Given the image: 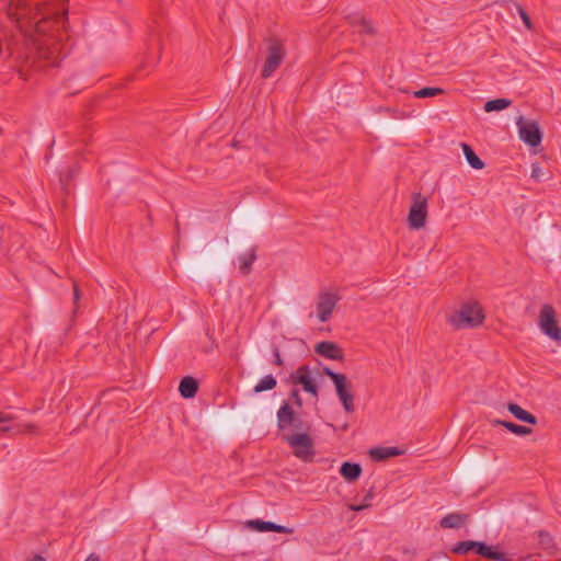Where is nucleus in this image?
I'll use <instances>...</instances> for the list:
<instances>
[{
  "instance_id": "obj_9",
  "label": "nucleus",
  "mask_w": 561,
  "mask_h": 561,
  "mask_svg": "<svg viewBox=\"0 0 561 561\" xmlns=\"http://www.w3.org/2000/svg\"><path fill=\"white\" fill-rule=\"evenodd\" d=\"M519 138L530 147H538L542 140V133L536 121L526 119L519 116L516 121Z\"/></svg>"
},
{
  "instance_id": "obj_20",
  "label": "nucleus",
  "mask_w": 561,
  "mask_h": 561,
  "mask_svg": "<svg viewBox=\"0 0 561 561\" xmlns=\"http://www.w3.org/2000/svg\"><path fill=\"white\" fill-rule=\"evenodd\" d=\"M467 519H468V515L467 514L450 513V514H447L446 516H444L440 519L439 526L442 528H445V529H447V528H458L461 525H463Z\"/></svg>"
},
{
  "instance_id": "obj_37",
  "label": "nucleus",
  "mask_w": 561,
  "mask_h": 561,
  "mask_svg": "<svg viewBox=\"0 0 561 561\" xmlns=\"http://www.w3.org/2000/svg\"><path fill=\"white\" fill-rule=\"evenodd\" d=\"M80 299V289L77 283L73 284V301L77 302Z\"/></svg>"
},
{
  "instance_id": "obj_27",
  "label": "nucleus",
  "mask_w": 561,
  "mask_h": 561,
  "mask_svg": "<svg viewBox=\"0 0 561 561\" xmlns=\"http://www.w3.org/2000/svg\"><path fill=\"white\" fill-rule=\"evenodd\" d=\"M15 417L11 413L0 411V434L14 431L13 426L2 425L12 422Z\"/></svg>"
},
{
  "instance_id": "obj_5",
  "label": "nucleus",
  "mask_w": 561,
  "mask_h": 561,
  "mask_svg": "<svg viewBox=\"0 0 561 561\" xmlns=\"http://www.w3.org/2000/svg\"><path fill=\"white\" fill-rule=\"evenodd\" d=\"M267 57L262 67L261 77L268 79L273 76L276 69L282 65L286 49L284 44L275 36H270L265 39Z\"/></svg>"
},
{
  "instance_id": "obj_8",
  "label": "nucleus",
  "mask_w": 561,
  "mask_h": 561,
  "mask_svg": "<svg viewBox=\"0 0 561 561\" xmlns=\"http://www.w3.org/2000/svg\"><path fill=\"white\" fill-rule=\"evenodd\" d=\"M540 330L553 341L561 340V328L558 324L556 310L551 305H543L539 312Z\"/></svg>"
},
{
  "instance_id": "obj_6",
  "label": "nucleus",
  "mask_w": 561,
  "mask_h": 561,
  "mask_svg": "<svg viewBox=\"0 0 561 561\" xmlns=\"http://www.w3.org/2000/svg\"><path fill=\"white\" fill-rule=\"evenodd\" d=\"M277 427L282 432L291 430L295 433L310 431L311 428L310 424L304 421L287 401H284L277 411Z\"/></svg>"
},
{
  "instance_id": "obj_34",
  "label": "nucleus",
  "mask_w": 561,
  "mask_h": 561,
  "mask_svg": "<svg viewBox=\"0 0 561 561\" xmlns=\"http://www.w3.org/2000/svg\"><path fill=\"white\" fill-rule=\"evenodd\" d=\"M541 175H542V171H541L540 165L538 163H533L531 178L535 179L536 181H540Z\"/></svg>"
},
{
  "instance_id": "obj_21",
  "label": "nucleus",
  "mask_w": 561,
  "mask_h": 561,
  "mask_svg": "<svg viewBox=\"0 0 561 561\" xmlns=\"http://www.w3.org/2000/svg\"><path fill=\"white\" fill-rule=\"evenodd\" d=\"M239 270L243 275L252 271V264L256 260V245L251 247L248 253L239 256Z\"/></svg>"
},
{
  "instance_id": "obj_40",
  "label": "nucleus",
  "mask_w": 561,
  "mask_h": 561,
  "mask_svg": "<svg viewBox=\"0 0 561 561\" xmlns=\"http://www.w3.org/2000/svg\"><path fill=\"white\" fill-rule=\"evenodd\" d=\"M73 175H75V171H73V170H70V171H69V179H71Z\"/></svg>"
},
{
  "instance_id": "obj_33",
  "label": "nucleus",
  "mask_w": 561,
  "mask_h": 561,
  "mask_svg": "<svg viewBox=\"0 0 561 561\" xmlns=\"http://www.w3.org/2000/svg\"><path fill=\"white\" fill-rule=\"evenodd\" d=\"M15 432L33 434V433H37V426L35 424L28 423V424L23 425V428H18Z\"/></svg>"
},
{
  "instance_id": "obj_12",
  "label": "nucleus",
  "mask_w": 561,
  "mask_h": 561,
  "mask_svg": "<svg viewBox=\"0 0 561 561\" xmlns=\"http://www.w3.org/2000/svg\"><path fill=\"white\" fill-rule=\"evenodd\" d=\"M340 300L339 295L334 293H321L317 302L318 318L321 322H327Z\"/></svg>"
},
{
  "instance_id": "obj_13",
  "label": "nucleus",
  "mask_w": 561,
  "mask_h": 561,
  "mask_svg": "<svg viewBox=\"0 0 561 561\" xmlns=\"http://www.w3.org/2000/svg\"><path fill=\"white\" fill-rule=\"evenodd\" d=\"M314 352L327 359L343 362L345 358L342 347L331 341L319 342L314 346Z\"/></svg>"
},
{
  "instance_id": "obj_16",
  "label": "nucleus",
  "mask_w": 561,
  "mask_h": 561,
  "mask_svg": "<svg viewBox=\"0 0 561 561\" xmlns=\"http://www.w3.org/2000/svg\"><path fill=\"white\" fill-rule=\"evenodd\" d=\"M198 391V381L191 376H185L179 385V392L184 399H192Z\"/></svg>"
},
{
  "instance_id": "obj_28",
  "label": "nucleus",
  "mask_w": 561,
  "mask_h": 561,
  "mask_svg": "<svg viewBox=\"0 0 561 561\" xmlns=\"http://www.w3.org/2000/svg\"><path fill=\"white\" fill-rule=\"evenodd\" d=\"M538 537L540 539L539 543L542 546V548L545 550H549L550 548L553 547V545H552V537L550 536L549 533L539 531Z\"/></svg>"
},
{
  "instance_id": "obj_17",
  "label": "nucleus",
  "mask_w": 561,
  "mask_h": 561,
  "mask_svg": "<svg viewBox=\"0 0 561 561\" xmlns=\"http://www.w3.org/2000/svg\"><path fill=\"white\" fill-rule=\"evenodd\" d=\"M362 471V466L358 462L344 461L340 468V474L347 482H354L358 480Z\"/></svg>"
},
{
  "instance_id": "obj_25",
  "label": "nucleus",
  "mask_w": 561,
  "mask_h": 561,
  "mask_svg": "<svg viewBox=\"0 0 561 561\" xmlns=\"http://www.w3.org/2000/svg\"><path fill=\"white\" fill-rule=\"evenodd\" d=\"M277 385L276 379L272 375L264 376L255 386L253 391L255 393L273 390Z\"/></svg>"
},
{
  "instance_id": "obj_29",
  "label": "nucleus",
  "mask_w": 561,
  "mask_h": 561,
  "mask_svg": "<svg viewBox=\"0 0 561 561\" xmlns=\"http://www.w3.org/2000/svg\"><path fill=\"white\" fill-rule=\"evenodd\" d=\"M358 32H359V34H367V35H370V36H374L376 34L375 27L366 19L362 20V23L359 25Z\"/></svg>"
},
{
  "instance_id": "obj_24",
  "label": "nucleus",
  "mask_w": 561,
  "mask_h": 561,
  "mask_svg": "<svg viewBox=\"0 0 561 561\" xmlns=\"http://www.w3.org/2000/svg\"><path fill=\"white\" fill-rule=\"evenodd\" d=\"M512 104V101L508 99H494L485 102L484 111L486 113L499 112L507 108Z\"/></svg>"
},
{
  "instance_id": "obj_2",
  "label": "nucleus",
  "mask_w": 561,
  "mask_h": 561,
  "mask_svg": "<svg viewBox=\"0 0 561 561\" xmlns=\"http://www.w3.org/2000/svg\"><path fill=\"white\" fill-rule=\"evenodd\" d=\"M485 314L478 301L462 304L460 309L448 317V322L454 329H470L481 325Z\"/></svg>"
},
{
  "instance_id": "obj_3",
  "label": "nucleus",
  "mask_w": 561,
  "mask_h": 561,
  "mask_svg": "<svg viewBox=\"0 0 561 561\" xmlns=\"http://www.w3.org/2000/svg\"><path fill=\"white\" fill-rule=\"evenodd\" d=\"M470 551L489 560L513 561V554L496 551L493 546H489L484 541H459L451 548V552L456 554H467Z\"/></svg>"
},
{
  "instance_id": "obj_36",
  "label": "nucleus",
  "mask_w": 561,
  "mask_h": 561,
  "mask_svg": "<svg viewBox=\"0 0 561 561\" xmlns=\"http://www.w3.org/2000/svg\"><path fill=\"white\" fill-rule=\"evenodd\" d=\"M373 497H374V494H373V492H371V491H369V492L366 494V496H365V502H366V503H365V504H362V505H358V506H353L352 508H353L354 511H360V510H364V508L368 507V506H369L368 501H371V500H373Z\"/></svg>"
},
{
  "instance_id": "obj_19",
  "label": "nucleus",
  "mask_w": 561,
  "mask_h": 561,
  "mask_svg": "<svg viewBox=\"0 0 561 561\" xmlns=\"http://www.w3.org/2000/svg\"><path fill=\"white\" fill-rule=\"evenodd\" d=\"M507 410L519 421L530 425L537 424V417L530 412L520 408L517 403H508Z\"/></svg>"
},
{
  "instance_id": "obj_23",
  "label": "nucleus",
  "mask_w": 561,
  "mask_h": 561,
  "mask_svg": "<svg viewBox=\"0 0 561 561\" xmlns=\"http://www.w3.org/2000/svg\"><path fill=\"white\" fill-rule=\"evenodd\" d=\"M461 148L465 158L471 168L476 170H481L484 168V162L476 154L474 150L471 148L470 145L462 142Z\"/></svg>"
},
{
  "instance_id": "obj_7",
  "label": "nucleus",
  "mask_w": 561,
  "mask_h": 561,
  "mask_svg": "<svg viewBox=\"0 0 561 561\" xmlns=\"http://www.w3.org/2000/svg\"><path fill=\"white\" fill-rule=\"evenodd\" d=\"M427 198L421 193H412L408 215L409 227L419 230L425 226L427 218Z\"/></svg>"
},
{
  "instance_id": "obj_14",
  "label": "nucleus",
  "mask_w": 561,
  "mask_h": 561,
  "mask_svg": "<svg viewBox=\"0 0 561 561\" xmlns=\"http://www.w3.org/2000/svg\"><path fill=\"white\" fill-rule=\"evenodd\" d=\"M247 526L259 533L273 531L278 534H291L293 529L275 524L273 522L262 520V519H251L247 522Z\"/></svg>"
},
{
  "instance_id": "obj_11",
  "label": "nucleus",
  "mask_w": 561,
  "mask_h": 561,
  "mask_svg": "<svg viewBox=\"0 0 561 561\" xmlns=\"http://www.w3.org/2000/svg\"><path fill=\"white\" fill-rule=\"evenodd\" d=\"M336 396L340 399L344 410L347 413L355 411L354 394L352 392V383L344 375L339 381L334 382Z\"/></svg>"
},
{
  "instance_id": "obj_1",
  "label": "nucleus",
  "mask_w": 561,
  "mask_h": 561,
  "mask_svg": "<svg viewBox=\"0 0 561 561\" xmlns=\"http://www.w3.org/2000/svg\"><path fill=\"white\" fill-rule=\"evenodd\" d=\"M11 3L15 8L13 14L18 22L25 21L26 26L35 30V35L25 39L23 50L16 56L20 77L27 79L33 70L58 66L67 55L61 42L68 37V10L55 13L53 19H37L41 14L39 1L11 0Z\"/></svg>"
},
{
  "instance_id": "obj_31",
  "label": "nucleus",
  "mask_w": 561,
  "mask_h": 561,
  "mask_svg": "<svg viewBox=\"0 0 561 561\" xmlns=\"http://www.w3.org/2000/svg\"><path fill=\"white\" fill-rule=\"evenodd\" d=\"M346 20L348 23L353 26H359L362 23V20H365V18L359 13H352L346 16Z\"/></svg>"
},
{
  "instance_id": "obj_35",
  "label": "nucleus",
  "mask_w": 561,
  "mask_h": 561,
  "mask_svg": "<svg viewBox=\"0 0 561 561\" xmlns=\"http://www.w3.org/2000/svg\"><path fill=\"white\" fill-rule=\"evenodd\" d=\"M290 398L293 399L294 403L298 407V408H301L302 407V399L300 397V393H299V390L298 389H293L290 391Z\"/></svg>"
},
{
  "instance_id": "obj_32",
  "label": "nucleus",
  "mask_w": 561,
  "mask_h": 561,
  "mask_svg": "<svg viewBox=\"0 0 561 561\" xmlns=\"http://www.w3.org/2000/svg\"><path fill=\"white\" fill-rule=\"evenodd\" d=\"M273 364L276 366H283L284 360L280 356L279 350L277 346H273Z\"/></svg>"
},
{
  "instance_id": "obj_41",
  "label": "nucleus",
  "mask_w": 561,
  "mask_h": 561,
  "mask_svg": "<svg viewBox=\"0 0 561 561\" xmlns=\"http://www.w3.org/2000/svg\"><path fill=\"white\" fill-rule=\"evenodd\" d=\"M62 2H67L68 0H61Z\"/></svg>"
},
{
  "instance_id": "obj_4",
  "label": "nucleus",
  "mask_w": 561,
  "mask_h": 561,
  "mask_svg": "<svg viewBox=\"0 0 561 561\" xmlns=\"http://www.w3.org/2000/svg\"><path fill=\"white\" fill-rule=\"evenodd\" d=\"M310 431H304L301 433L283 434L282 438L291 448L293 454L302 461H312L316 450L314 443L309 433Z\"/></svg>"
},
{
  "instance_id": "obj_38",
  "label": "nucleus",
  "mask_w": 561,
  "mask_h": 561,
  "mask_svg": "<svg viewBox=\"0 0 561 561\" xmlns=\"http://www.w3.org/2000/svg\"><path fill=\"white\" fill-rule=\"evenodd\" d=\"M84 561H100V557L95 553H91Z\"/></svg>"
},
{
  "instance_id": "obj_22",
  "label": "nucleus",
  "mask_w": 561,
  "mask_h": 561,
  "mask_svg": "<svg viewBox=\"0 0 561 561\" xmlns=\"http://www.w3.org/2000/svg\"><path fill=\"white\" fill-rule=\"evenodd\" d=\"M493 425H501L508 430L511 433L517 436H526L533 433V430L528 426L519 425L511 421H501L494 420L492 421Z\"/></svg>"
},
{
  "instance_id": "obj_15",
  "label": "nucleus",
  "mask_w": 561,
  "mask_h": 561,
  "mask_svg": "<svg viewBox=\"0 0 561 561\" xmlns=\"http://www.w3.org/2000/svg\"><path fill=\"white\" fill-rule=\"evenodd\" d=\"M403 454L404 450L399 447H374L369 450V456L374 461H385Z\"/></svg>"
},
{
  "instance_id": "obj_26",
  "label": "nucleus",
  "mask_w": 561,
  "mask_h": 561,
  "mask_svg": "<svg viewBox=\"0 0 561 561\" xmlns=\"http://www.w3.org/2000/svg\"><path fill=\"white\" fill-rule=\"evenodd\" d=\"M445 91L444 89L442 88H436V87H425V88H422L417 91H414L413 92V95L417 99H425V98H433V96H437V95H440V94H444Z\"/></svg>"
},
{
  "instance_id": "obj_30",
  "label": "nucleus",
  "mask_w": 561,
  "mask_h": 561,
  "mask_svg": "<svg viewBox=\"0 0 561 561\" xmlns=\"http://www.w3.org/2000/svg\"><path fill=\"white\" fill-rule=\"evenodd\" d=\"M322 371H323V374H324L325 376H328V377L332 380V382H333V383H334V382H336V381H339V379H341V378L344 376V374L335 373V371H333V370H332L331 368H329V367H323V370H322Z\"/></svg>"
},
{
  "instance_id": "obj_18",
  "label": "nucleus",
  "mask_w": 561,
  "mask_h": 561,
  "mask_svg": "<svg viewBox=\"0 0 561 561\" xmlns=\"http://www.w3.org/2000/svg\"><path fill=\"white\" fill-rule=\"evenodd\" d=\"M499 5L504 8L507 11H512V8H515L516 12L519 14L520 19L523 20L525 26L527 30H533V23L531 20L526 12V10L516 1L514 0H503L499 2Z\"/></svg>"
},
{
  "instance_id": "obj_10",
  "label": "nucleus",
  "mask_w": 561,
  "mask_h": 561,
  "mask_svg": "<svg viewBox=\"0 0 561 561\" xmlns=\"http://www.w3.org/2000/svg\"><path fill=\"white\" fill-rule=\"evenodd\" d=\"M289 381L293 385H300L304 391L312 394L313 397H318L319 389L311 376V369L308 365H301L294 373H291L289 376Z\"/></svg>"
},
{
  "instance_id": "obj_39",
  "label": "nucleus",
  "mask_w": 561,
  "mask_h": 561,
  "mask_svg": "<svg viewBox=\"0 0 561 561\" xmlns=\"http://www.w3.org/2000/svg\"><path fill=\"white\" fill-rule=\"evenodd\" d=\"M27 561H45V559L42 556H35L33 559Z\"/></svg>"
}]
</instances>
